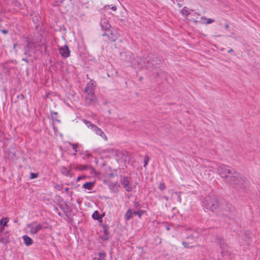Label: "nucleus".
I'll return each mask as SVG.
<instances>
[{"mask_svg":"<svg viewBox=\"0 0 260 260\" xmlns=\"http://www.w3.org/2000/svg\"><path fill=\"white\" fill-rule=\"evenodd\" d=\"M205 168L209 169V172L204 173V175L207 176L210 175V172H213L215 170H217L219 175L222 178H227L230 175H233L235 172L234 169H230L229 167L223 165H218L214 161L209 162L204 169Z\"/></svg>","mask_w":260,"mask_h":260,"instance_id":"nucleus-1","label":"nucleus"},{"mask_svg":"<svg viewBox=\"0 0 260 260\" xmlns=\"http://www.w3.org/2000/svg\"><path fill=\"white\" fill-rule=\"evenodd\" d=\"M200 232L199 230L196 229L190 230L188 235L185 238V240L182 242L184 247L186 248L195 247V244L200 239Z\"/></svg>","mask_w":260,"mask_h":260,"instance_id":"nucleus-2","label":"nucleus"},{"mask_svg":"<svg viewBox=\"0 0 260 260\" xmlns=\"http://www.w3.org/2000/svg\"><path fill=\"white\" fill-rule=\"evenodd\" d=\"M230 183L233 187L238 189H243L246 186V179L238 173L234 172L230 177Z\"/></svg>","mask_w":260,"mask_h":260,"instance_id":"nucleus-3","label":"nucleus"},{"mask_svg":"<svg viewBox=\"0 0 260 260\" xmlns=\"http://www.w3.org/2000/svg\"><path fill=\"white\" fill-rule=\"evenodd\" d=\"M231 211V205L228 203L219 204L216 214L219 216H228Z\"/></svg>","mask_w":260,"mask_h":260,"instance_id":"nucleus-4","label":"nucleus"},{"mask_svg":"<svg viewBox=\"0 0 260 260\" xmlns=\"http://www.w3.org/2000/svg\"><path fill=\"white\" fill-rule=\"evenodd\" d=\"M219 204L217 198L216 197H212V198H210L209 200H206L205 206L207 209L216 213Z\"/></svg>","mask_w":260,"mask_h":260,"instance_id":"nucleus-5","label":"nucleus"},{"mask_svg":"<svg viewBox=\"0 0 260 260\" xmlns=\"http://www.w3.org/2000/svg\"><path fill=\"white\" fill-rule=\"evenodd\" d=\"M120 183L124 188L128 192L132 190V187L130 184V180L127 177H123L120 180Z\"/></svg>","mask_w":260,"mask_h":260,"instance_id":"nucleus-6","label":"nucleus"},{"mask_svg":"<svg viewBox=\"0 0 260 260\" xmlns=\"http://www.w3.org/2000/svg\"><path fill=\"white\" fill-rule=\"evenodd\" d=\"M84 99L87 104L91 105L96 101V98L94 92L84 93Z\"/></svg>","mask_w":260,"mask_h":260,"instance_id":"nucleus-7","label":"nucleus"},{"mask_svg":"<svg viewBox=\"0 0 260 260\" xmlns=\"http://www.w3.org/2000/svg\"><path fill=\"white\" fill-rule=\"evenodd\" d=\"M27 227L29 228V233L30 234H35L42 229V225L38 224L36 225L35 223H31L27 224Z\"/></svg>","mask_w":260,"mask_h":260,"instance_id":"nucleus-8","label":"nucleus"},{"mask_svg":"<svg viewBox=\"0 0 260 260\" xmlns=\"http://www.w3.org/2000/svg\"><path fill=\"white\" fill-rule=\"evenodd\" d=\"M26 45L23 50V52L24 54L27 55L28 53L31 50V49L34 47L35 44L34 42L29 40L28 38H26Z\"/></svg>","mask_w":260,"mask_h":260,"instance_id":"nucleus-9","label":"nucleus"},{"mask_svg":"<svg viewBox=\"0 0 260 260\" xmlns=\"http://www.w3.org/2000/svg\"><path fill=\"white\" fill-rule=\"evenodd\" d=\"M95 83L93 80L90 79V82L88 83L84 89V93L94 92L95 88Z\"/></svg>","mask_w":260,"mask_h":260,"instance_id":"nucleus-10","label":"nucleus"},{"mask_svg":"<svg viewBox=\"0 0 260 260\" xmlns=\"http://www.w3.org/2000/svg\"><path fill=\"white\" fill-rule=\"evenodd\" d=\"M59 53L63 58H67L70 56V51L67 45H64L59 48Z\"/></svg>","mask_w":260,"mask_h":260,"instance_id":"nucleus-11","label":"nucleus"},{"mask_svg":"<svg viewBox=\"0 0 260 260\" xmlns=\"http://www.w3.org/2000/svg\"><path fill=\"white\" fill-rule=\"evenodd\" d=\"M70 168L71 169H74L76 170H81V171H83V170H86L88 169H91L92 171H94V170L92 169V167H90L88 166H83V165H79L77 167H74L73 168L72 167V165H70Z\"/></svg>","mask_w":260,"mask_h":260,"instance_id":"nucleus-12","label":"nucleus"},{"mask_svg":"<svg viewBox=\"0 0 260 260\" xmlns=\"http://www.w3.org/2000/svg\"><path fill=\"white\" fill-rule=\"evenodd\" d=\"M101 25L102 29L105 30H109L111 27V25L105 19L101 20Z\"/></svg>","mask_w":260,"mask_h":260,"instance_id":"nucleus-13","label":"nucleus"},{"mask_svg":"<svg viewBox=\"0 0 260 260\" xmlns=\"http://www.w3.org/2000/svg\"><path fill=\"white\" fill-rule=\"evenodd\" d=\"M92 131L94 132L96 135L100 136L102 138H104L106 140L107 139V137L104 133L96 126H95V128L92 129Z\"/></svg>","mask_w":260,"mask_h":260,"instance_id":"nucleus-14","label":"nucleus"},{"mask_svg":"<svg viewBox=\"0 0 260 260\" xmlns=\"http://www.w3.org/2000/svg\"><path fill=\"white\" fill-rule=\"evenodd\" d=\"M216 242L220 246L221 250L224 249L225 246H226L225 241L223 238L221 237H217L216 238Z\"/></svg>","mask_w":260,"mask_h":260,"instance_id":"nucleus-15","label":"nucleus"},{"mask_svg":"<svg viewBox=\"0 0 260 260\" xmlns=\"http://www.w3.org/2000/svg\"><path fill=\"white\" fill-rule=\"evenodd\" d=\"M134 215V211L132 209H128L125 214L124 217L126 220H129Z\"/></svg>","mask_w":260,"mask_h":260,"instance_id":"nucleus-16","label":"nucleus"},{"mask_svg":"<svg viewBox=\"0 0 260 260\" xmlns=\"http://www.w3.org/2000/svg\"><path fill=\"white\" fill-rule=\"evenodd\" d=\"M24 244L26 246H30L32 244V240L27 235H24L22 237Z\"/></svg>","mask_w":260,"mask_h":260,"instance_id":"nucleus-17","label":"nucleus"},{"mask_svg":"<svg viewBox=\"0 0 260 260\" xmlns=\"http://www.w3.org/2000/svg\"><path fill=\"white\" fill-rule=\"evenodd\" d=\"M60 172L61 174H62L66 176L71 177V174L70 173V170L65 167H61L60 168Z\"/></svg>","mask_w":260,"mask_h":260,"instance_id":"nucleus-18","label":"nucleus"},{"mask_svg":"<svg viewBox=\"0 0 260 260\" xmlns=\"http://www.w3.org/2000/svg\"><path fill=\"white\" fill-rule=\"evenodd\" d=\"M98 256V257H94L93 260H106V254L105 252H100Z\"/></svg>","mask_w":260,"mask_h":260,"instance_id":"nucleus-19","label":"nucleus"},{"mask_svg":"<svg viewBox=\"0 0 260 260\" xmlns=\"http://www.w3.org/2000/svg\"><path fill=\"white\" fill-rule=\"evenodd\" d=\"M93 185H94L93 183L90 182H87L85 183L84 184H83L82 187L85 189H87L88 190H90L92 189Z\"/></svg>","mask_w":260,"mask_h":260,"instance_id":"nucleus-20","label":"nucleus"},{"mask_svg":"<svg viewBox=\"0 0 260 260\" xmlns=\"http://www.w3.org/2000/svg\"><path fill=\"white\" fill-rule=\"evenodd\" d=\"M83 122L86 125V126L91 128L92 130L93 128H95V125L92 124L90 121H87L85 119L83 120Z\"/></svg>","mask_w":260,"mask_h":260,"instance_id":"nucleus-21","label":"nucleus"},{"mask_svg":"<svg viewBox=\"0 0 260 260\" xmlns=\"http://www.w3.org/2000/svg\"><path fill=\"white\" fill-rule=\"evenodd\" d=\"M8 222V220L6 218H3L2 219L0 220V223L1 224H3V225L0 227L1 230H3L4 226H6L7 224V222Z\"/></svg>","mask_w":260,"mask_h":260,"instance_id":"nucleus-22","label":"nucleus"},{"mask_svg":"<svg viewBox=\"0 0 260 260\" xmlns=\"http://www.w3.org/2000/svg\"><path fill=\"white\" fill-rule=\"evenodd\" d=\"M111 35H112L111 37L109 36V41L111 42H114L116 41V40L117 39L118 35L117 34H113L112 32H111Z\"/></svg>","mask_w":260,"mask_h":260,"instance_id":"nucleus-23","label":"nucleus"},{"mask_svg":"<svg viewBox=\"0 0 260 260\" xmlns=\"http://www.w3.org/2000/svg\"><path fill=\"white\" fill-rule=\"evenodd\" d=\"M92 218L94 219L99 220L101 218L98 211H95L92 215Z\"/></svg>","mask_w":260,"mask_h":260,"instance_id":"nucleus-24","label":"nucleus"},{"mask_svg":"<svg viewBox=\"0 0 260 260\" xmlns=\"http://www.w3.org/2000/svg\"><path fill=\"white\" fill-rule=\"evenodd\" d=\"M182 14L185 16L189 15L190 12L188 11L186 7H184L182 10Z\"/></svg>","mask_w":260,"mask_h":260,"instance_id":"nucleus-25","label":"nucleus"},{"mask_svg":"<svg viewBox=\"0 0 260 260\" xmlns=\"http://www.w3.org/2000/svg\"><path fill=\"white\" fill-rule=\"evenodd\" d=\"M201 19L203 20H207V22H206V24H208L214 22V20L213 19L210 18L207 19L205 16H202L201 17Z\"/></svg>","mask_w":260,"mask_h":260,"instance_id":"nucleus-26","label":"nucleus"},{"mask_svg":"<svg viewBox=\"0 0 260 260\" xmlns=\"http://www.w3.org/2000/svg\"><path fill=\"white\" fill-rule=\"evenodd\" d=\"M143 213H144V211L142 210H140L139 211H134V215H138L139 218L141 217V216Z\"/></svg>","mask_w":260,"mask_h":260,"instance_id":"nucleus-27","label":"nucleus"},{"mask_svg":"<svg viewBox=\"0 0 260 260\" xmlns=\"http://www.w3.org/2000/svg\"><path fill=\"white\" fill-rule=\"evenodd\" d=\"M22 45V44H20V45H18V44L17 43H14L13 44V48L15 50V52H17V47L18 46V48L19 49L21 48V46Z\"/></svg>","mask_w":260,"mask_h":260,"instance_id":"nucleus-28","label":"nucleus"},{"mask_svg":"<svg viewBox=\"0 0 260 260\" xmlns=\"http://www.w3.org/2000/svg\"><path fill=\"white\" fill-rule=\"evenodd\" d=\"M149 160V157L148 156H146L145 157V159H144V167H145L147 164H148V162Z\"/></svg>","mask_w":260,"mask_h":260,"instance_id":"nucleus-29","label":"nucleus"},{"mask_svg":"<svg viewBox=\"0 0 260 260\" xmlns=\"http://www.w3.org/2000/svg\"><path fill=\"white\" fill-rule=\"evenodd\" d=\"M158 188L160 190H163L166 188V186L164 183H160L158 186Z\"/></svg>","mask_w":260,"mask_h":260,"instance_id":"nucleus-30","label":"nucleus"},{"mask_svg":"<svg viewBox=\"0 0 260 260\" xmlns=\"http://www.w3.org/2000/svg\"><path fill=\"white\" fill-rule=\"evenodd\" d=\"M71 145L72 146V148L75 152H77L78 147V145L77 144H71Z\"/></svg>","mask_w":260,"mask_h":260,"instance_id":"nucleus-31","label":"nucleus"},{"mask_svg":"<svg viewBox=\"0 0 260 260\" xmlns=\"http://www.w3.org/2000/svg\"><path fill=\"white\" fill-rule=\"evenodd\" d=\"M38 176V174L37 173H31L30 174V179H35V178H37Z\"/></svg>","mask_w":260,"mask_h":260,"instance_id":"nucleus-32","label":"nucleus"},{"mask_svg":"<svg viewBox=\"0 0 260 260\" xmlns=\"http://www.w3.org/2000/svg\"><path fill=\"white\" fill-rule=\"evenodd\" d=\"M175 193L178 195V200L179 202H181V198L180 196V192H175Z\"/></svg>","mask_w":260,"mask_h":260,"instance_id":"nucleus-33","label":"nucleus"},{"mask_svg":"<svg viewBox=\"0 0 260 260\" xmlns=\"http://www.w3.org/2000/svg\"><path fill=\"white\" fill-rule=\"evenodd\" d=\"M1 31H2V33H3L4 34H7L8 32V31L7 30H6V29H2L1 30Z\"/></svg>","mask_w":260,"mask_h":260,"instance_id":"nucleus-34","label":"nucleus"},{"mask_svg":"<svg viewBox=\"0 0 260 260\" xmlns=\"http://www.w3.org/2000/svg\"><path fill=\"white\" fill-rule=\"evenodd\" d=\"M110 9L114 11H115L117 10V8L115 6H112Z\"/></svg>","mask_w":260,"mask_h":260,"instance_id":"nucleus-35","label":"nucleus"},{"mask_svg":"<svg viewBox=\"0 0 260 260\" xmlns=\"http://www.w3.org/2000/svg\"><path fill=\"white\" fill-rule=\"evenodd\" d=\"M57 112H53L51 113V116H52V118L54 119L55 117L53 116V115H57Z\"/></svg>","mask_w":260,"mask_h":260,"instance_id":"nucleus-36","label":"nucleus"},{"mask_svg":"<svg viewBox=\"0 0 260 260\" xmlns=\"http://www.w3.org/2000/svg\"><path fill=\"white\" fill-rule=\"evenodd\" d=\"M229 27V24H228V23H226V24H225V28H226V29H228Z\"/></svg>","mask_w":260,"mask_h":260,"instance_id":"nucleus-37","label":"nucleus"},{"mask_svg":"<svg viewBox=\"0 0 260 260\" xmlns=\"http://www.w3.org/2000/svg\"><path fill=\"white\" fill-rule=\"evenodd\" d=\"M136 208H137V207L139 206L140 205L138 203H135Z\"/></svg>","mask_w":260,"mask_h":260,"instance_id":"nucleus-38","label":"nucleus"},{"mask_svg":"<svg viewBox=\"0 0 260 260\" xmlns=\"http://www.w3.org/2000/svg\"><path fill=\"white\" fill-rule=\"evenodd\" d=\"M233 50L232 49H231L230 50H229L228 51V52H229V53H231V52H233Z\"/></svg>","mask_w":260,"mask_h":260,"instance_id":"nucleus-39","label":"nucleus"},{"mask_svg":"<svg viewBox=\"0 0 260 260\" xmlns=\"http://www.w3.org/2000/svg\"><path fill=\"white\" fill-rule=\"evenodd\" d=\"M22 60H23V61H25V62H28L27 60L26 59H25V58H23V59H22Z\"/></svg>","mask_w":260,"mask_h":260,"instance_id":"nucleus-40","label":"nucleus"},{"mask_svg":"<svg viewBox=\"0 0 260 260\" xmlns=\"http://www.w3.org/2000/svg\"><path fill=\"white\" fill-rule=\"evenodd\" d=\"M81 178H82V177H78V178H77V180L79 181Z\"/></svg>","mask_w":260,"mask_h":260,"instance_id":"nucleus-41","label":"nucleus"},{"mask_svg":"<svg viewBox=\"0 0 260 260\" xmlns=\"http://www.w3.org/2000/svg\"><path fill=\"white\" fill-rule=\"evenodd\" d=\"M114 185H117V186H119V184L117 182H116L114 184Z\"/></svg>","mask_w":260,"mask_h":260,"instance_id":"nucleus-42","label":"nucleus"},{"mask_svg":"<svg viewBox=\"0 0 260 260\" xmlns=\"http://www.w3.org/2000/svg\"><path fill=\"white\" fill-rule=\"evenodd\" d=\"M103 36H108V34L106 32V33L103 34Z\"/></svg>","mask_w":260,"mask_h":260,"instance_id":"nucleus-43","label":"nucleus"},{"mask_svg":"<svg viewBox=\"0 0 260 260\" xmlns=\"http://www.w3.org/2000/svg\"><path fill=\"white\" fill-rule=\"evenodd\" d=\"M128 56H129V58L132 57V55L131 54H129Z\"/></svg>","mask_w":260,"mask_h":260,"instance_id":"nucleus-44","label":"nucleus"},{"mask_svg":"<svg viewBox=\"0 0 260 260\" xmlns=\"http://www.w3.org/2000/svg\"><path fill=\"white\" fill-rule=\"evenodd\" d=\"M167 230H169V227H167Z\"/></svg>","mask_w":260,"mask_h":260,"instance_id":"nucleus-45","label":"nucleus"},{"mask_svg":"<svg viewBox=\"0 0 260 260\" xmlns=\"http://www.w3.org/2000/svg\"><path fill=\"white\" fill-rule=\"evenodd\" d=\"M87 78L89 79V78L88 77V75H87Z\"/></svg>","mask_w":260,"mask_h":260,"instance_id":"nucleus-46","label":"nucleus"},{"mask_svg":"<svg viewBox=\"0 0 260 260\" xmlns=\"http://www.w3.org/2000/svg\"><path fill=\"white\" fill-rule=\"evenodd\" d=\"M142 77H141L140 78V80H142Z\"/></svg>","mask_w":260,"mask_h":260,"instance_id":"nucleus-47","label":"nucleus"},{"mask_svg":"<svg viewBox=\"0 0 260 260\" xmlns=\"http://www.w3.org/2000/svg\"><path fill=\"white\" fill-rule=\"evenodd\" d=\"M73 155H74V156H75V155H76V153H74L73 154Z\"/></svg>","mask_w":260,"mask_h":260,"instance_id":"nucleus-48","label":"nucleus"},{"mask_svg":"<svg viewBox=\"0 0 260 260\" xmlns=\"http://www.w3.org/2000/svg\"><path fill=\"white\" fill-rule=\"evenodd\" d=\"M68 190V188H66V190L67 191Z\"/></svg>","mask_w":260,"mask_h":260,"instance_id":"nucleus-49","label":"nucleus"}]
</instances>
